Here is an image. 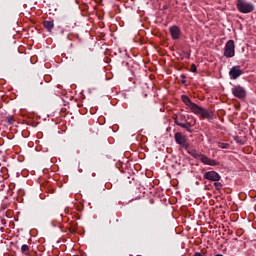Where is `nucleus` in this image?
<instances>
[{
    "label": "nucleus",
    "mask_w": 256,
    "mask_h": 256,
    "mask_svg": "<svg viewBox=\"0 0 256 256\" xmlns=\"http://www.w3.org/2000/svg\"><path fill=\"white\" fill-rule=\"evenodd\" d=\"M181 99L183 103L189 107V109L194 113L195 115H200V117H203V119H214L215 113L213 110H207L197 104H195L193 101H191V98L187 95H182Z\"/></svg>",
    "instance_id": "1"
},
{
    "label": "nucleus",
    "mask_w": 256,
    "mask_h": 256,
    "mask_svg": "<svg viewBox=\"0 0 256 256\" xmlns=\"http://www.w3.org/2000/svg\"><path fill=\"white\" fill-rule=\"evenodd\" d=\"M184 149H186L188 155H191V157H194V159H199V161H201V163L204 165H210V167H216V165H219V162H217L215 159H211L205 154L197 152L195 149L189 146V144Z\"/></svg>",
    "instance_id": "2"
},
{
    "label": "nucleus",
    "mask_w": 256,
    "mask_h": 256,
    "mask_svg": "<svg viewBox=\"0 0 256 256\" xmlns=\"http://www.w3.org/2000/svg\"><path fill=\"white\" fill-rule=\"evenodd\" d=\"M236 7L239 13L248 14V13H252V11H255V5L245 0H237Z\"/></svg>",
    "instance_id": "3"
},
{
    "label": "nucleus",
    "mask_w": 256,
    "mask_h": 256,
    "mask_svg": "<svg viewBox=\"0 0 256 256\" xmlns=\"http://www.w3.org/2000/svg\"><path fill=\"white\" fill-rule=\"evenodd\" d=\"M174 123L178 127H181L182 129H185L188 133H192L193 130L191 129V127L195 126V121H194V123L187 121L185 119V115L180 116V118H178V119L175 118Z\"/></svg>",
    "instance_id": "4"
},
{
    "label": "nucleus",
    "mask_w": 256,
    "mask_h": 256,
    "mask_svg": "<svg viewBox=\"0 0 256 256\" xmlns=\"http://www.w3.org/2000/svg\"><path fill=\"white\" fill-rule=\"evenodd\" d=\"M224 57H235V41L229 40L224 47Z\"/></svg>",
    "instance_id": "5"
},
{
    "label": "nucleus",
    "mask_w": 256,
    "mask_h": 256,
    "mask_svg": "<svg viewBox=\"0 0 256 256\" xmlns=\"http://www.w3.org/2000/svg\"><path fill=\"white\" fill-rule=\"evenodd\" d=\"M232 94L234 97H237V99H245V97H247V91L241 85L234 86L232 88Z\"/></svg>",
    "instance_id": "6"
},
{
    "label": "nucleus",
    "mask_w": 256,
    "mask_h": 256,
    "mask_svg": "<svg viewBox=\"0 0 256 256\" xmlns=\"http://www.w3.org/2000/svg\"><path fill=\"white\" fill-rule=\"evenodd\" d=\"M174 139L177 145H180V147H183L184 149L189 145L187 142V137L181 132H176L174 134Z\"/></svg>",
    "instance_id": "7"
},
{
    "label": "nucleus",
    "mask_w": 256,
    "mask_h": 256,
    "mask_svg": "<svg viewBox=\"0 0 256 256\" xmlns=\"http://www.w3.org/2000/svg\"><path fill=\"white\" fill-rule=\"evenodd\" d=\"M204 179H206L207 181H221V175H219V173H217L216 171H207L204 173Z\"/></svg>",
    "instance_id": "8"
},
{
    "label": "nucleus",
    "mask_w": 256,
    "mask_h": 256,
    "mask_svg": "<svg viewBox=\"0 0 256 256\" xmlns=\"http://www.w3.org/2000/svg\"><path fill=\"white\" fill-rule=\"evenodd\" d=\"M243 74L241 66H233L229 71L230 79H239V76Z\"/></svg>",
    "instance_id": "9"
},
{
    "label": "nucleus",
    "mask_w": 256,
    "mask_h": 256,
    "mask_svg": "<svg viewBox=\"0 0 256 256\" xmlns=\"http://www.w3.org/2000/svg\"><path fill=\"white\" fill-rule=\"evenodd\" d=\"M170 35L174 41H177L181 38V29L178 26H171L169 28Z\"/></svg>",
    "instance_id": "10"
},
{
    "label": "nucleus",
    "mask_w": 256,
    "mask_h": 256,
    "mask_svg": "<svg viewBox=\"0 0 256 256\" xmlns=\"http://www.w3.org/2000/svg\"><path fill=\"white\" fill-rule=\"evenodd\" d=\"M45 30L48 31V33H51L53 31V28L55 27V23L53 20H44L42 23Z\"/></svg>",
    "instance_id": "11"
},
{
    "label": "nucleus",
    "mask_w": 256,
    "mask_h": 256,
    "mask_svg": "<svg viewBox=\"0 0 256 256\" xmlns=\"http://www.w3.org/2000/svg\"><path fill=\"white\" fill-rule=\"evenodd\" d=\"M21 253H23L24 255H29L30 253L29 245L23 244L21 247Z\"/></svg>",
    "instance_id": "12"
},
{
    "label": "nucleus",
    "mask_w": 256,
    "mask_h": 256,
    "mask_svg": "<svg viewBox=\"0 0 256 256\" xmlns=\"http://www.w3.org/2000/svg\"><path fill=\"white\" fill-rule=\"evenodd\" d=\"M214 187L216 191H221L223 189V184H221L219 181L214 182Z\"/></svg>",
    "instance_id": "13"
},
{
    "label": "nucleus",
    "mask_w": 256,
    "mask_h": 256,
    "mask_svg": "<svg viewBox=\"0 0 256 256\" xmlns=\"http://www.w3.org/2000/svg\"><path fill=\"white\" fill-rule=\"evenodd\" d=\"M218 147L220 149H229V144L228 143H223V142H218Z\"/></svg>",
    "instance_id": "14"
},
{
    "label": "nucleus",
    "mask_w": 256,
    "mask_h": 256,
    "mask_svg": "<svg viewBox=\"0 0 256 256\" xmlns=\"http://www.w3.org/2000/svg\"><path fill=\"white\" fill-rule=\"evenodd\" d=\"M6 120H7V123H9V125L15 124V118H13V116L7 117Z\"/></svg>",
    "instance_id": "15"
},
{
    "label": "nucleus",
    "mask_w": 256,
    "mask_h": 256,
    "mask_svg": "<svg viewBox=\"0 0 256 256\" xmlns=\"http://www.w3.org/2000/svg\"><path fill=\"white\" fill-rule=\"evenodd\" d=\"M190 71L192 73H197V66L195 64H192L191 67H190Z\"/></svg>",
    "instance_id": "16"
},
{
    "label": "nucleus",
    "mask_w": 256,
    "mask_h": 256,
    "mask_svg": "<svg viewBox=\"0 0 256 256\" xmlns=\"http://www.w3.org/2000/svg\"><path fill=\"white\" fill-rule=\"evenodd\" d=\"M181 83L183 84V85H185V83H187V81L185 80V79H187V76L185 75V74H181Z\"/></svg>",
    "instance_id": "17"
},
{
    "label": "nucleus",
    "mask_w": 256,
    "mask_h": 256,
    "mask_svg": "<svg viewBox=\"0 0 256 256\" xmlns=\"http://www.w3.org/2000/svg\"><path fill=\"white\" fill-rule=\"evenodd\" d=\"M206 255V253L205 252H195L194 253V256H205Z\"/></svg>",
    "instance_id": "18"
},
{
    "label": "nucleus",
    "mask_w": 256,
    "mask_h": 256,
    "mask_svg": "<svg viewBox=\"0 0 256 256\" xmlns=\"http://www.w3.org/2000/svg\"><path fill=\"white\" fill-rule=\"evenodd\" d=\"M71 227H72L73 229H77V223H76V222H72Z\"/></svg>",
    "instance_id": "19"
},
{
    "label": "nucleus",
    "mask_w": 256,
    "mask_h": 256,
    "mask_svg": "<svg viewBox=\"0 0 256 256\" xmlns=\"http://www.w3.org/2000/svg\"><path fill=\"white\" fill-rule=\"evenodd\" d=\"M235 141L238 142V143H240V145H243V142H241V140H239V137H236V138H235Z\"/></svg>",
    "instance_id": "20"
}]
</instances>
